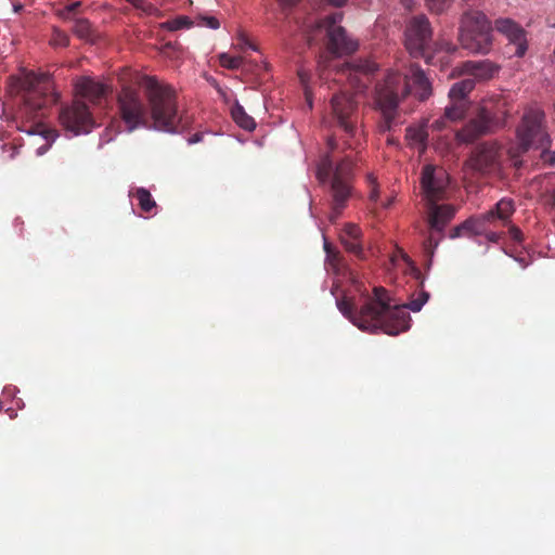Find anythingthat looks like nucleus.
Masks as SVG:
<instances>
[{
	"instance_id": "obj_1",
	"label": "nucleus",
	"mask_w": 555,
	"mask_h": 555,
	"mask_svg": "<svg viewBox=\"0 0 555 555\" xmlns=\"http://www.w3.org/2000/svg\"><path fill=\"white\" fill-rule=\"evenodd\" d=\"M143 88L149 105L134 88L125 86L118 93V113L127 131L145 128L178 133L189 127V118L179 113L176 91L169 85L145 76Z\"/></svg>"
},
{
	"instance_id": "obj_2",
	"label": "nucleus",
	"mask_w": 555,
	"mask_h": 555,
	"mask_svg": "<svg viewBox=\"0 0 555 555\" xmlns=\"http://www.w3.org/2000/svg\"><path fill=\"white\" fill-rule=\"evenodd\" d=\"M429 299L427 292H421L405 306L390 304V297L384 287H374L373 296H367L364 304L357 308L352 297L344 294L336 297L338 310L361 331L375 333L382 331L396 336L410 328L411 317L408 309L418 312Z\"/></svg>"
},
{
	"instance_id": "obj_3",
	"label": "nucleus",
	"mask_w": 555,
	"mask_h": 555,
	"mask_svg": "<svg viewBox=\"0 0 555 555\" xmlns=\"http://www.w3.org/2000/svg\"><path fill=\"white\" fill-rule=\"evenodd\" d=\"M410 80L417 100L426 101L431 96V82L416 64H411L410 74L402 75L399 72L391 70L376 85L374 100L383 115L379 125L382 131L391 129L399 102L411 93Z\"/></svg>"
},
{
	"instance_id": "obj_4",
	"label": "nucleus",
	"mask_w": 555,
	"mask_h": 555,
	"mask_svg": "<svg viewBox=\"0 0 555 555\" xmlns=\"http://www.w3.org/2000/svg\"><path fill=\"white\" fill-rule=\"evenodd\" d=\"M328 152L317 166V179L328 184L331 211L328 219L335 223L347 207L353 193V160L349 154L340 155L334 138L327 141Z\"/></svg>"
},
{
	"instance_id": "obj_5",
	"label": "nucleus",
	"mask_w": 555,
	"mask_h": 555,
	"mask_svg": "<svg viewBox=\"0 0 555 555\" xmlns=\"http://www.w3.org/2000/svg\"><path fill=\"white\" fill-rule=\"evenodd\" d=\"M23 91V107L21 113L27 121L34 124L20 127V130L28 134L40 133L48 138L50 131L42 129L41 119L46 117L49 107L57 101V95L52 92L53 86L49 74L26 73L20 79Z\"/></svg>"
},
{
	"instance_id": "obj_6",
	"label": "nucleus",
	"mask_w": 555,
	"mask_h": 555,
	"mask_svg": "<svg viewBox=\"0 0 555 555\" xmlns=\"http://www.w3.org/2000/svg\"><path fill=\"white\" fill-rule=\"evenodd\" d=\"M459 40L463 49L476 54H487L492 49V26L480 11L466 12L461 20Z\"/></svg>"
},
{
	"instance_id": "obj_7",
	"label": "nucleus",
	"mask_w": 555,
	"mask_h": 555,
	"mask_svg": "<svg viewBox=\"0 0 555 555\" xmlns=\"http://www.w3.org/2000/svg\"><path fill=\"white\" fill-rule=\"evenodd\" d=\"M465 169L476 178L499 177L503 170V149L496 141H483L469 152Z\"/></svg>"
},
{
	"instance_id": "obj_8",
	"label": "nucleus",
	"mask_w": 555,
	"mask_h": 555,
	"mask_svg": "<svg viewBox=\"0 0 555 555\" xmlns=\"http://www.w3.org/2000/svg\"><path fill=\"white\" fill-rule=\"evenodd\" d=\"M514 211L515 206L513 199L502 198L490 210L480 215L472 216L459 225L454 227L450 232V238L482 235L486 233V227H494L498 221H502L503 224H507Z\"/></svg>"
},
{
	"instance_id": "obj_9",
	"label": "nucleus",
	"mask_w": 555,
	"mask_h": 555,
	"mask_svg": "<svg viewBox=\"0 0 555 555\" xmlns=\"http://www.w3.org/2000/svg\"><path fill=\"white\" fill-rule=\"evenodd\" d=\"M333 118L346 134L345 145L349 150L361 144L362 131L359 129L357 102L347 93L334 94L331 100Z\"/></svg>"
},
{
	"instance_id": "obj_10",
	"label": "nucleus",
	"mask_w": 555,
	"mask_h": 555,
	"mask_svg": "<svg viewBox=\"0 0 555 555\" xmlns=\"http://www.w3.org/2000/svg\"><path fill=\"white\" fill-rule=\"evenodd\" d=\"M505 105V102L499 101L495 113H492L488 106L480 107L476 116L456 132V139L462 143H470L481 135L492 132L495 127H502L504 120L500 115L504 117L508 115Z\"/></svg>"
},
{
	"instance_id": "obj_11",
	"label": "nucleus",
	"mask_w": 555,
	"mask_h": 555,
	"mask_svg": "<svg viewBox=\"0 0 555 555\" xmlns=\"http://www.w3.org/2000/svg\"><path fill=\"white\" fill-rule=\"evenodd\" d=\"M343 14L334 13L319 21L317 27L326 31V50L332 56H344L354 53L359 48L358 40L350 37L346 29L338 25Z\"/></svg>"
},
{
	"instance_id": "obj_12",
	"label": "nucleus",
	"mask_w": 555,
	"mask_h": 555,
	"mask_svg": "<svg viewBox=\"0 0 555 555\" xmlns=\"http://www.w3.org/2000/svg\"><path fill=\"white\" fill-rule=\"evenodd\" d=\"M544 112L540 108H529L525 113L521 125L517 129L520 152H527L532 146L550 145L551 139L544 126Z\"/></svg>"
},
{
	"instance_id": "obj_13",
	"label": "nucleus",
	"mask_w": 555,
	"mask_h": 555,
	"mask_svg": "<svg viewBox=\"0 0 555 555\" xmlns=\"http://www.w3.org/2000/svg\"><path fill=\"white\" fill-rule=\"evenodd\" d=\"M433 41V27L425 14H418L408 20L404 30V46L413 57H424L430 61L427 51Z\"/></svg>"
},
{
	"instance_id": "obj_14",
	"label": "nucleus",
	"mask_w": 555,
	"mask_h": 555,
	"mask_svg": "<svg viewBox=\"0 0 555 555\" xmlns=\"http://www.w3.org/2000/svg\"><path fill=\"white\" fill-rule=\"evenodd\" d=\"M59 120L61 126L74 135L90 132L94 125L88 105L79 99L61 108Z\"/></svg>"
},
{
	"instance_id": "obj_15",
	"label": "nucleus",
	"mask_w": 555,
	"mask_h": 555,
	"mask_svg": "<svg viewBox=\"0 0 555 555\" xmlns=\"http://www.w3.org/2000/svg\"><path fill=\"white\" fill-rule=\"evenodd\" d=\"M450 178L442 167L426 165L421 176V186L426 204L447 198Z\"/></svg>"
},
{
	"instance_id": "obj_16",
	"label": "nucleus",
	"mask_w": 555,
	"mask_h": 555,
	"mask_svg": "<svg viewBox=\"0 0 555 555\" xmlns=\"http://www.w3.org/2000/svg\"><path fill=\"white\" fill-rule=\"evenodd\" d=\"M324 250L326 253V271L334 276L331 293L336 296V292L344 283L357 285L358 275L349 268L341 254L337 249L333 248L326 241L324 242Z\"/></svg>"
},
{
	"instance_id": "obj_17",
	"label": "nucleus",
	"mask_w": 555,
	"mask_h": 555,
	"mask_svg": "<svg viewBox=\"0 0 555 555\" xmlns=\"http://www.w3.org/2000/svg\"><path fill=\"white\" fill-rule=\"evenodd\" d=\"M495 29L508 39L509 46L514 48L513 55L521 57L526 54L528 49L526 33L516 22L511 18H498Z\"/></svg>"
},
{
	"instance_id": "obj_18",
	"label": "nucleus",
	"mask_w": 555,
	"mask_h": 555,
	"mask_svg": "<svg viewBox=\"0 0 555 555\" xmlns=\"http://www.w3.org/2000/svg\"><path fill=\"white\" fill-rule=\"evenodd\" d=\"M426 206L428 210L429 229L437 231L438 234L443 233L444 228L455 216V206L451 204H438V202L428 203Z\"/></svg>"
},
{
	"instance_id": "obj_19",
	"label": "nucleus",
	"mask_w": 555,
	"mask_h": 555,
	"mask_svg": "<svg viewBox=\"0 0 555 555\" xmlns=\"http://www.w3.org/2000/svg\"><path fill=\"white\" fill-rule=\"evenodd\" d=\"M75 89L77 95L88 100L94 105L101 104L108 92V87L105 83L96 81L90 77H80L77 79Z\"/></svg>"
},
{
	"instance_id": "obj_20",
	"label": "nucleus",
	"mask_w": 555,
	"mask_h": 555,
	"mask_svg": "<svg viewBox=\"0 0 555 555\" xmlns=\"http://www.w3.org/2000/svg\"><path fill=\"white\" fill-rule=\"evenodd\" d=\"M339 240L348 253L356 255L359 259H364L362 231L357 224L346 223L339 234Z\"/></svg>"
},
{
	"instance_id": "obj_21",
	"label": "nucleus",
	"mask_w": 555,
	"mask_h": 555,
	"mask_svg": "<svg viewBox=\"0 0 555 555\" xmlns=\"http://www.w3.org/2000/svg\"><path fill=\"white\" fill-rule=\"evenodd\" d=\"M463 69L478 79H489L498 72V67L488 60L467 61L463 64Z\"/></svg>"
},
{
	"instance_id": "obj_22",
	"label": "nucleus",
	"mask_w": 555,
	"mask_h": 555,
	"mask_svg": "<svg viewBox=\"0 0 555 555\" xmlns=\"http://www.w3.org/2000/svg\"><path fill=\"white\" fill-rule=\"evenodd\" d=\"M377 69V65L370 61V60H358L353 62H347L345 63L339 69L338 73L343 75H348L351 77L352 75L357 76L358 74L361 75H369L374 73Z\"/></svg>"
},
{
	"instance_id": "obj_23",
	"label": "nucleus",
	"mask_w": 555,
	"mask_h": 555,
	"mask_svg": "<svg viewBox=\"0 0 555 555\" xmlns=\"http://www.w3.org/2000/svg\"><path fill=\"white\" fill-rule=\"evenodd\" d=\"M405 139L409 141L410 145H416L420 152H425L428 140L427 120L422 125L406 128Z\"/></svg>"
},
{
	"instance_id": "obj_24",
	"label": "nucleus",
	"mask_w": 555,
	"mask_h": 555,
	"mask_svg": "<svg viewBox=\"0 0 555 555\" xmlns=\"http://www.w3.org/2000/svg\"><path fill=\"white\" fill-rule=\"evenodd\" d=\"M450 103L444 108L446 118H449L451 122L462 120L469 107V102H463L454 99H449Z\"/></svg>"
},
{
	"instance_id": "obj_25",
	"label": "nucleus",
	"mask_w": 555,
	"mask_h": 555,
	"mask_svg": "<svg viewBox=\"0 0 555 555\" xmlns=\"http://www.w3.org/2000/svg\"><path fill=\"white\" fill-rule=\"evenodd\" d=\"M474 88L475 81L472 78H466L455 82L449 91V99L468 102L467 95L474 90Z\"/></svg>"
},
{
	"instance_id": "obj_26",
	"label": "nucleus",
	"mask_w": 555,
	"mask_h": 555,
	"mask_svg": "<svg viewBox=\"0 0 555 555\" xmlns=\"http://www.w3.org/2000/svg\"><path fill=\"white\" fill-rule=\"evenodd\" d=\"M232 117L235 122L245 130H253L256 127L254 118L248 116L242 106H236L232 109Z\"/></svg>"
},
{
	"instance_id": "obj_27",
	"label": "nucleus",
	"mask_w": 555,
	"mask_h": 555,
	"mask_svg": "<svg viewBox=\"0 0 555 555\" xmlns=\"http://www.w3.org/2000/svg\"><path fill=\"white\" fill-rule=\"evenodd\" d=\"M134 196L137 197L139 206L143 212H150L153 208L156 207L155 201L146 189L138 188L135 190Z\"/></svg>"
},
{
	"instance_id": "obj_28",
	"label": "nucleus",
	"mask_w": 555,
	"mask_h": 555,
	"mask_svg": "<svg viewBox=\"0 0 555 555\" xmlns=\"http://www.w3.org/2000/svg\"><path fill=\"white\" fill-rule=\"evenodd\" d=\"M435 233H437V231L430 230L428 236L423 243L424 253L429 259L433 258L436 248L438 247L441 238L443 237V233L439 234L438 236H436Z\"/></svg>"
},
{
	"instance_id": "obj_29",
	"label": "nucleus",
	"mask_w": 555,
	"mask_h": 555,
	"mask_svg": "<svg viewBox=\"0 0 555 555\" xmlns=\"http://www.w3.org/2000/svg\"><path fill=\"white\" fill-rule=\"evenodd\" d=\"M219 63L224 68L238 69L243 65V57L233 56L228 53H221L219 55Z\"/></svg>"
},
{
	"instance_id": "obj_30",
	"label": "nucleus",
	"mask_w": 555,
	"mask_h": 555,
	"mask_svg": "<svg viewBox=\"0 0 555 555\" xmlns=\"http://www.w3.org/2000/svg\"><path fill=\"white\" fill-rule=\"evenodd\" d=\"M73 30L79 38L85 39L90 36L91 25L87 20L79 18L75 21Z\"/></svg>"
},
{
	"instance_id": "obj_31",
	"label": "nucleus",
	"mask_w": 555,
	"mask_h": 555,
	"mask_svg": "<svg viewBox=\"0 0 555 555\" xmlns=\"http://www.w3.org/2000/svg\"><path fill=\"white\" fill-rule=\"evenodd\" d=\"M453 0H426V4L431 12L440 14L452 4Z\"/></svg>"
},
{
	"instance_id": "obj_32",
	"label": "nucleus",
	"mask_w": 555,
	"mask_h": 555,
	"mask_svg": "<svg viewBox=\"0 0 555 555\" xmlns=\"http://www.w3.org/2000/svg\"><path fill=\"white\" fill-rule=\"evenodd\" d=\"M167 24L170 30H179L182 28H190L194 23L186 16H179L169 21Z\"/></svg>"
},
{
	"instance_id": "obj_33",
	"label": "nucleus",
	"mask_w": 555,
	"mask_h": 555,
	"mask_svg": "<svg viewBox=\"0 0 555 555\" xmlns=\"http://www.w3.org/2000/svg\"><path fill=\"white\" fill-rule=\"evenodd\" d=\"M366 181L370 186L369 198L372 203H376L379 197L378 184L373 173L366 176Z\"/></svg>"
},
{
	"instance_id": "obj_34",
	"label": "nucleus",
	"mask_w": 555,
	"mask_h": 555,
	"mask_svg": "<svg viewBox=\"0 0 555 555\" xmlns=\"http://www.w3.org/2000/svg\"><path fill=\"white\" fill-rule=\"evenodd\" d=\"M126 1L129 2L133 8L142 11L145 14L152 15L153 13L156 12V8L153 4L145 2L144 0H126Z\"/></svg>"
},
{
	"instance_id": "obj_35",
	"label": "nucleus",
	"mask_w": 555,
	"mask_h": 555,
	"mask_svg": "<svg viewBox=\"0 0 555 555\" xmlns=\"http://www.w3.org/2000/svg\"><path fill=\"white\" fill-rule=\"evenodd\" d=\"M548 145L544 147H540L542 151L540 153V159L544 165L554 166L555 165V152L550 151Z\"/></svg>"
},
{
	"instance_id": "obj_36",
	"label": "nucleus",
	"mask_w": 555,
	"mask_h": 555,
	"mask_svg": "<svg viewBox=\"0 0 555 555\" xmlns=\"http://www.w3.org/2000/svg\"><path fill=\"white\" fill-rule=\"evenodd\" d=\"M198 25L206 26L211 29H218L220 27L219 21L215 16H198Z\"/></svg>"
},
{
	"instance_id": "obj_37",
	"label": "nucleus",
	"mask_w": 555,
	"mask_h": 555,
	"mask_svg": "<svg viewBox=\"0 0 555 555\" xmlns=\"http://www.w3.org/2000/svg\"><path fill=\"white\" fill-rule=\"evenodd\" d=\"M450 122L451 121L449 118H446V114L443 113V115L434 120L429 127L435 131H441L446 129Z\"/></svg>"
},
{
	"instance_id": "obj_38",
	"label": "nucleus",
	"mask_w": 555,
	"mask_h": 555,
	"mask_svg": "<svg viewBox=\"0 0 555 555\" xmlns=\"http://www.w3.org/2000/svg\"><path fill=\"white\" fill-rule=\"evenodd\" d=\"M491 227H486V233L482 235L491 243H498L503 236L504 232H495L490 230Z\"/></svg>"
},
{
	"instance_id": "obj_39",
	"label": "nucleus",
	"mask_w": 555,
	"mask_h": 555,
	"mask_svg": "<svg viewBox=\"0 0 555 555\" xmlns=\"http://www.w3.org/2000/svg\"><path fill=\"white\" fill-rule=\"evenodd\" d=\"M508 233L514 242L521 243L524 241V234L518 227L511 225L508 229Z\"/></svg>"
},
{
	"instance_id": "obj_40",
	"label": "nucleus",
	"mask_w": 555,
	"mask_h": 555,
	"mask_svg": "<svg viewBox=\"0 0 555 555\" xmlns=\"http://www.w3.org/2000/svg\"><path fill=\"white\" fill-rule=\"evenodd\" d=\"M544 203L552 208L555 207V186L544 193Z\"/></svg>"
},
{
	"instance_id": "obj_41",
	"label": "nucleus",
	"mask_w": 555,
	"mask_h": 555,
	"mask_svg": "<svg viewBox=\"0 0 555 555\" xmlns=\"http://www.w3.org/2000/svg\"><path fill=\"white\" fill-rule=\"evenodd\" d=\"M509 155H511V158H512V160H513V166H514L515 168H520V167H521V165H522V160H520V159L518 158V155H516V154L513 152V150H511V151H509Z\"/></svg>"
},
{
	"instance_id": "obj_42",
	"label": "nucleus",
	"mask_w": 555,
	"mask_h": 555,
	"mask_svg": "<svg viewBox=\"0 0 555 555\" xmlns=\"http://www.w3.org/2000/svg\"><path fill=\"white\" fill-rule=\"evenodd\" d=\"M203 134L202 133H194L192 137L188 139L189 144H195L199 141H202Z\"/></svg>"
},
{
	"instance_id": "obj_43",
	"label": "nucleus",
	"mask_w": 555,
	"mask_h": 555,
	"mask_svg": "<svg viewBox=\"0 0 555 555\" xmlns=\"http://www.w3.org/2000/svg\"><path fill=\"white\" fill-rule=\"evenodd\" d=\"M240 40H241V49H244L245 47L255 49V47L249 42V40L246 37L241 36Z\"/></svg>"
},
{
	"instance_id": "obj_44",
	"label": "nucleus",
	"mask_w": 555,
	"mask_h": 555,
	"mask_svg": "<svg viewBox=\"0 0 555 555\" xmlns=\"http://www.w3.org/2000/svg\"><path fill=\"white\" fill-rule=\"evenodd\" d=\"M57 36L60 37L59 41H60L61 44H63V46H67L68 44V37L65 34L57 33Z\"/></svg>"
},
{
	"instance_id": "obj_45",
	"label": "nucleus",
	"mask_w": 555,
	"mask_h": 555,
	"mask_svg": "<svg viewBox=\"0 0 555 555\" xmlns=\"http://www.w3.org/2000/svg\"><path fill=\"white\" fill-rule=\"evenodd\" d=\"M401 2L406 9H411L412 4L414 3V0H401Z\"/></svg>"
},
{
	"instance_id": "obj_46",
	"label": "nucleus",
	"mask_w": 555,
	"mask_h": 555,
	"mask_svg": "<svg viewBox=\"0 0 555 555\" xmlns=\"http://www.w3.org/2000/svg\"><path fill=\"white\" fill-rule=\"evenodd\" d=\"M78 7H79V3H78V2H76V3H73V4L68 5V7H67V10H68L69 12H74Z\"/></svg>"
},
{
	"instance_id": "obj_47",
	"label": "nucleus",
	"mask_w": 555,
	"mask_h": 555,
	"mask_svg": "<svg viewBox=\"0 0 555 555\" xmlns=\"http://www.w3.org/2000/svg\"><path fill=\"white\" fill-rule=\"evenodd\" d=\"M48 150V145L40 146L37 151L38 155H42Z\"/></svg>"
},
{
	"instance_id": "obj_48",
	"label": "nucleus",
	"mask_w": 555,
	"mask_h": 555,
	"mask_svg": "<svg viewBox=\"0 0 555 555\" xmlns=\"http://www.w3.org/2000/svg\"><path fill=\"white\" fill-rule=\"evenodd\" d=\"M319 66H322L323 68H326L328 66V64L326 63V61L320 60L319 61Z\"/></svg>"
},
{
	"instance_id": "obj_49",
	"label": "nucleus",
	"mask_w": 555,
	"mask_h": 555,
	"mask_svg": "<svg viewBox=\"0 0 555 555\" xmlns=\"http://www.w3.org/2000/svg\"><path fill=\"white\" fill-rule=\"evenodd\" d=\"M391 203H392V199L390 198V199H388L386 203H384V204H383V206H384L385 208H388V207H390Z\"/></svg>"
},
{
	"instance_id": "obj_50",
	"label": "nucleus",
	"mask_w": 555,
	"mask_h": 555,
	"mask_svg": "<svg viewBox=\"0 0 555 555\" xmlns=\"http://www.w3.org/2000/svg\"><path fill=\"white\" fill-rule=\"evenodd\" d=\"M299 76H300L301 81H304L305 78H304V74L301 72L299 73Z\"/></svg>"
}]
</instances>
